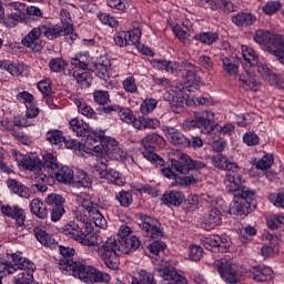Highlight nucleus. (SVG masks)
Wrapping results in <instances>:
<instances>
[{
    "instance_id": "49",
    "label": "nucleus",
    "mask_w": 284,
    "mask_h": 284,
    "mask_svg": "<svg viewBox=\"0 0 284 284\" xmlns=\"http://www.w3.org/2000/svg\"><path fill=\"white\" fill-rule=\"evenodd\" d=\"M118 114L120 119L123 121V123H126L128 125H132L133 128L136 121H139V118L134 115V112L131 111L130 108L120 106Z\"/></svg>"
},
{
    "instance_id": "7",
    "label": "nucleus",
    "mask_w": 284,
    "mask_h": 284,
    "mask_svg": "<svg viewBox=\"0 0 284 284\" xmlns=\"http://www.w3.org/2000/svg\"><path fill=\"white\" fill-rule=\"evenodd\" d=\"M40 32L48 39L49 41H54V39H59V37H64L67 43H74L75 39H79V34L74 32V27L72 23H64V26L52 24L48 21L39 24Z\"/></svg>"
},
{
    "instance_id": "20",
    "label": "nucleus",
    "mask_w": 284,
    "mask_h": 284,
    "mask_svg": "<svg viewBox=\"0 0 284 284\" xmlns=\"http://www.w3.org/2000/svg\"><path fill=\"white\" fill-rule=\"evenodd\" d=\"M115 45L125 48V45H139L141 43V29L134 28L129 31H121L114 36Z\"/></svg>"
},
{
    "instance_id": "58",
    "label": "nucleus",
    "mask_w": 284,
    "mask_h": 284,
    "mask_svg": "<svg viewBox=\"0 0 284 284\" xmlns=\"http://www.w3.org/2000/svg\"><path fill=\"white\" fill-rule=\"evenodd\" d=\"M93 101L97 105H108L110 103V93L103 90L93 91Z\"/></svg>"
},
{
    "instance_id": "23",
    "label": "nucleus",
    "mask_w": 284,
    "mask_h": 284,
    "mask_svg": "<svg viewBox=\"0 0 284 284\" xmlns=\"http://www.w3.org/2000/svg\"><path fill=\"white\" fill-rule=\"evenodd\" d=\"M12 155L19 165H22V168H26V170L36 172V176H39V170H41V160L38 156H26L21 154V152L17 151H13Z\"/></svg>"
},
{
    "instance_id": "41",
    "label": "nucleus",
    "mask_w": 284,
    "mask_h": 284,
    "mask_svg": "<svg viewBox=\"0 0 284 284\" xmlns=\"http://www.w3.org/2000/svg\"><path fill=\"white\" fill-rule=\"evenodd\" d=\"M53 178L60 183H72L74 181V171L69 166H62L53 173Z\"/></svg>"
},
{
    "instance_id": "9",
    "label": "nucleus",
    "mask_w": 284,
    "mask_h": 284,
    "mask_svg": "<svg viewBox=\"0 0 284 284\" xmlns=\"http://www.w3.org/2000/svg\"><path fill=\"white\" fill-rule=\"evenodd\" d=\"M165 139L156 133H150L141 140V145H143L144 151L142 156L150 161L151 163H156L158 165H163V160L159 154L154 153V148L158 145H163Z\"/></svg>"
},
{
    "instance_id": "50",
    "label": "nucleus",
    "mask_w": 284,
    "mask_h": 284,
    "mask_svg": "<svg viewBox=\"0 0 284 284\" xmlns=\"http://www.w3.org/2000/svg\"><path fill=\"white\" fill-rule=\"evenodd\" d=\"M195 41H200V43H203L204 45H212L213 43H216V40L219 39V33L207 31V32H201L194 36Z\"/></svg>"
},
{
    "instance_id": "6",
    "label": "nucleus",
    "mask_w": 284,
    "mask_h": 284,
    "mask_svg": "<svg viewBox=\"0 0 284 284\" xmlns=\"http://www.w3.org/2000/svg\"><path fill=\"white\" fill-rule=\"evenodd\" d=\"M161 174L165 176V179H172L171 187H190V185H196L199 183V179H196V174L191 173L185 176H181L179 174H185V166L178 160H171V164L169 166H164L160 170ZM175 172H179L176 174Z\"/></svg>"
},
{
    "instance_id": "2",
    "label": "nucleus",
    "mask_w": 284,
    "mask_h": 284,
    "mask_svg": "<svg viewBox=\"0 0 284 284\" xmlns=\"http://www.w3.org/2000/svg\"><path fill=\"white\" fill-rule=\"evenodd\" d=\"M62 258L59 262V267L62 274H72L75 278L82 281V283H110V274L97 270L94 266H85L81 262L72 260L74 256V248L59 246Z\"/></svg>"
},
{
    "instance_id": "52",
    "label": "nucleus",
    "mask_w": 284,
    "mask_h": 284,
    "mask_svg": "<svg viewBox=\"0 0 284 284\" xmlns=\"http://www.w3.org/2000/svg\"><path fill=\"white\" fill-rule=\"evenodd\" d=\"M73 183L75 187H91L92 186V180L85 173V171L80 170L78 171L75 178H73Z\"/></svg>"
},
{
    "instance_id": "15",
    "label": "nucleus",
    "mask_w": 284,
    "mask_h": 284,
    "mask_svg": "<svg viewBox=\"0 0 284 284\" xmlns=\"http://www.w3.org/2000/svg\"><path fill=\"white\" fill-rule=\"evenodd\" d=\"M95 172H98L100 179H106L109 183L113 185H119L120 187L125 185V178L116 170H108V160L103 159L95 164Z\"/></svg>"
},
{
    "instance_id": "28",
    "label": "nucleus",
    "mask_w": 284,
    "mask_h": 284,
    "mask_svg": "<svg viewBox=\"0 0 284 284\" xmlns=\"http://www.w3.org/2000/svg\"><path fill=\"white\" fill-rule=\"evenodd\" d=\"M158 274L166 284H187L185 276L170 267L159 268Z\"/></svg>"
},
{
    "instance_id": "13",
    "label": "nucleus",
    "mask_w": 284,
    "mask_h": 284,
    "mask_svg": "<svg viewBox=\"0 0 284 284\" xmlns=\"http://www.w3.org/2000/svg\"><path fill=\"white\" fill-rule=\"evenodd\" d=\"M220 276L223 277L225 283L236 284L241 281V272L239 266L232 260L221 258L215 262Z\"/></svg>"
},
{
    "instance_id": "61",
    "label": "nucleus",
    "mask_w": 284,
    "mask_h": 284,
    "mask_svg": "<svg viewBox=\"0 0 284 284\" xmlns=\"http://www.w3.org/2000/svg\"><path fill=\"white\" fill-rule=\"evenodd\" d=\"M49 68L52 72H63L68 68V63L61 58H53L49 61Z\"/></svg>"
},
{
    "instance_id": "1",
    "label": "nucleus",
    "mask_w": 284,
    "mask_h": 284,
    "mask_svg": "<svg viewBox=\"0 0 284 284\" xmlns=\"http://www.w3.org/2000/svg\"><path fill=\"white\" fill-rule=\"evenodd\" d=\"M132 229L122 225L116 237H109L102 245L98 244V255L109 270L119 268V256L121 254H132L141 247V240L136 236H131Z\"/></svg>"
},
{
    "instance_id": "42",
    "label": "nucleus",
    "mask_w": 284,
    "mask_h": 284,
    "mask_svg": "<svg viewBox=\"0 0 284 284\" xmlns=\"http://www.w3.org/2000/svg\"><path fill=\"white\" fill-rule=\"evenodd\" d=\"M33 234L41 245H44L45 247H57V242H54L52 235L48 234L44 230L34 229Z\"/></svg>"
},
{
    "instance_id": "5",
    "label": "nucleus",
    "mask_w": 284,
    "mask_h": 284,
    "mask_svg": "<svg viewBox=\"0 0 284 284\" xmlns=\"http://www.w3.org/2000/svg\"><path fill=\"white\" fill-rule=\"evenodd\" d=\"M62 234L68 236V239H73L78 243L85 245L91 250V252H97L99 254V243H101V239L94 232L83 233V230L77 222L70 221L64 226L61 227Z\"/></svg>"
},
{
    "instance_id": "27",
    "label": "nucleus",
    "mask_w": 284,
    "mask_h": 284,
    "mask_svg": "<svg viewBox=\"0 0 284 284\" xmlns=\"http://www.w3.org/2000/svg\"><path fill=\"white\" fill-rule=\"evenodd\" d=\"M164 132L166 139H169L172 145H178L179 148H190V139L181 133V131L174 129L173 126H165Z\"/></svg>"
},
{
    "instance_id": "57",
    "label": "nucleus",
    "mask_w": 284,
    "mask_h": 284,
    "mask_svg": "<svg viewBox=\"0 0 284 284\" xmlns=\"http://www.w3.org/2000/svg\"><path fill=\"white\" fill-rule=\"evenodd\" d=\"M6 130H8V132L16 139V141H19V143H22L23 145H30L32 143V140L30 136H28V134L17 131L14 128L8 126Z\"/></svg>"
},
{
    "instance_id": "24",
    "label": "nucleus",
    "mask_w": 284,
    "mask_h": 284,
    "mask_svg": "<svg viewBox=\"0 0 284 284\" xmlns=\"http://www.w3.org/2000/svg\"><path fill=\"white\" fill-rule=\"evenodd\" d=\"M141 227L151 239H163L161 222L152 216H144Z\"/></svg>"
},
{
    "instance_id": "55",
    "label": "nucleus",
    "mask_w": 284,
    "mask_h": 284,
    "mask_svg": "<svg viewBox=\"0 0 284 284\" xmlns=\"http://www.w3.org/2000/svg\"><path fill=\"white\" fill-rule=\"evenodd\" d=\"M115 201H118L121 207H130L134 199L132 197V193L122 190L115 195Z\"/></svg>"
},
{
    "instance_id": "60",
    "label": "nucleus",
    "mask_w": 284,
    "mask_h": 284,
    "mask_svg": "<svg viewBox=\"0 0 284 284\" xmlns=\"http://www.w3.org/2000/svg\"><path fill=\"white\" fill-rule=\"evenodd\" d=\"M98 19L103 26H109V28H116V26H119L116 18L112 17L110 13L99 12Z\"/></svg>"
},
{
    "instance_id": "4",
    "label": "nucleus",
    "mask_w": 284,
    "mask_h": 284,
    "mask_svg": "<svg viewBox=\"0 0 284 284\" xmlns=\"http://www.w3.org/2000/svg\"><path fill=\"white\" fill-rule=\"evenodd\" d=\"M255 43L264 50L276 57L280 63L284 64V38L270 31L257 30L253 37Z\"/></svg>"
},
{
    "instance_id": "51",
    "label": "nucleus",
    "mask_w": 284,
    "mask_h": 284,
    "mask_svg": "<svg viewBox=\"0 0 284 284\" xmlns=\"http://www.w3.org/2000/svg\"><path fill=\"white\" fill-rule=\"evenodd\" d=\"M47 141H49V143H51V145L61 148V145H63V141H65V136H63L62 131L50 130L47 132Z\"/></svg>"
},
{
    "instance_id": "47",
    "label": "nucleus",
    "mask_w": 284,
    "mask_h": 284,
    "mask_svg": "<svg viewBox=\"0 0 284 284\" xmlns=\"http://www.w3.org/2000/svg\"><path fill=\"white\" fill-rule=\"evenodd\" d=\"M183 159L184 164L182 165L185 168V174H187V172H192V170L199 172V170H205V168H207V165L204 162L192 160L187 155H183Z\"/></svg>"
},
{
    "instance_id": "25",
    "label": "nucleus",
    "mask_w": 284,
    "mask_h": 284,
    "mask_svg": "<svg viewBox=\"0 0 284 284\" xmlns=\"http://www.w3.org/2000/svg\"><path fill=\"white\" fill-rule=\"evenodd\" d=\"M223 224V214L221 211L216 207L210 209L203 219V227L204 230H214L215 227H219Z\"/></svg>"
},
{
    "instance_id": "18",
    "label": "nucleus",
    "mask_w": 284,
    "mask_h": 284,
    "mask_svg": "<svg viewBox=\"0 0 284 284\" xmlns=\"http://www.w3.org/2000/svg\"><path fill=\"white\" fill-rule=\"evenodd\" d=\"M71 65H73V78L78 83H83L90 79V71H88L90 58L85 55L72 58Z\"/></svg>"
},
{
    "instance_id": "43",
    "label": "nucleus",
    "mask_w": 284,
    "mask_h": 284,
    "mask_svg": "<svg viewBox=\"0 0 284 284\" xmlns=\"http://www.w3.org/2000/svg\"><path fill=\"white\" fill-rule=\"evenodd\" d=\"M242 57L246 61L250 69L254 65H258V53L250 45H242Z\"/></svg>"
},
{
    "instance_id": "48",
    "label": "nucleus",
    "mask_w": 284,
    "mask_h": 284,
    "mask_svg": "<svg viewBox=\"0 0 284 284\" xmlns=\"http://www.w3.org/2000/svg\"><path fill=\"white\" fill-rule=\"evenodd\" d=\"M74 104L78 108V112H80V114H83V116H87V119H93L97 120V112H94V109H92V106L88 105V103L83 102L82 100L77 99L74 101Z\"/></svg>"
},
{
    "instance_id": "21",
    "label": "nucleus",
    "mask_w": 284,
    "mask_h": 284,
    "mask_svg": "<svg viewBox=\"0 0 284 284\" xmlns=\"http://www.w3.org/2000/svg\"><path fill=\"white\" fill-rule=\"evenodd\" d=\"M195 121L202 134H206L207 136H211V139H214V112L202 111L195 115Z\"/></svg>"
},
{
    "instance_id": "64",
    "label": "nucleus",
    "mask_w": 284,
    "mask_h": 284,
    "mask_svg": "<svg viewBox=\"0 0 284 284\" xmlns=\"http://www.w3.org/2000/svg\"><path fill=\"white\" fill-rule=\"evenodd\" d=\"M270 201L275 207H282V210H284V189L277 194H271Z\"/></svg>"
},
{
    "instance_id": "63",
    "label": "nucleus",
    "mask_w": 284,
    "mask_h": 284,
    "mask_svg": "<svg viewBox=\"0 0 284 284\" xmlns=\"http://www.w3.org/2000/svg\"><path fill=\"white\" fill-rule=\"evenodd\" d=\"M136 276L143 284H156V280H154V274L145 270H141Z\"/></svg>"
},
{
    "instance_id": "12",
    "label": "nucleus",
    "mask_w": 284,
    "mask_h": 284,
    "mask_svg": "<svg viewBox=\"0 0 284 284\" xmlns=\"http://www.w3.org/2000/svg\"><path fill=\"white\" fill-rule=\"evenodd\" d=\"M43 163L40 162V170H38V176L36 181L38 183H48L50 179H54V173L59 170V163L57 156L52 153H47L42 156Z\"/></svg>"
},
{
    "instance_id": "17",
    "label": "nucleus",
    "mask_w": 284,
    "mask_h": 284,
    "mask_svg": "<svg viewBox=\"0 0 284 284\" xmlns=\"http://www.w3.org/2000/svg\"><path fill=\"white\" fill-rule=\"evenodd\" d=\"M203 247L209 250V252H214L217 250L219 252H227L230 246L232 245V240L230 236L222 234V235H210L202 240Z\"/></svg>"
},
{
    "instance_id": "3",
    "label": "nucleus",
    "mask_w": 284,
    "mask_h": 284,
    "mask_svg": "<svg viewBox=\"0 0 284 284\" xmlns=\"http://www.w3.org/2000/svg\"><path fill=\"white\" fill-rule=\"evenodd\" d=\"M150 63L155 70H164L170 74L182 72V77L185 78L186 83L199 85V82L201 81V68L192 64L187 60H184L180 63L178 61L152 59Z\"/></svg>"
},
{
    "instance_id": "19",
    "label": "nucleus",
    "mask_w": 284,
    "mask_h": 284,
    "mask_svg": "<svg viewBox=\"0 0 284 284\" xmlns=\"http://www.w3.org/2000/svg\"><path fill=\"white\" fill-rule=\"evenodd\" d=\"M243 184V176L241 174L226 173L224 179V185L227 192H231L234 196H243V194H250L252 190L246 186H241Z\"/></svg>"
},
{
    "instance_id": "8",
    "label": "nucleus",
    "mask_w": 284,
    "mask_h": 284,
    "mask_svg": "<svg viewBox=\"0 0 284 284\" xmlns=\"http://www.w3.org/2000/svg\"><path fill=\"white\" fill-rule=\"evenodd\" d=\"M97 134H101V136L100 139H93L92 143H95V145L92 149V156H97V163H101L103 159L108 161V154L112 153L119 142L114 138L105 136L103 131H98Z\"/></svg>"
},
{
    "instance_id": "53",
    "label": "nucleus",
    "mask_w": 284,
    "mask_h": 284,
    "mask_svg": "<svg viewBox=\"0 0 284 284\" xmlns=\"http://www.w3.org/2000/svg\"><path fill=\"white\" fill-rule=\"evenodd\" d=\"M159 105V101L154 98H148L143 100V102L140 105V112L143 114V116H148V114H152L154 110H156V106Z\"/></svg>"
},
{
    "instance_id": "32",
    "label": "nucleus",
    "mask_w": 284,
    "mask_h": 284,
    "mask_svg": "<svg viewBox=\"0 0 284 284\" xmlns=\"http://www.w3.org/2000/svg\"><path fill=\"white\" fill-rule=\"evenodd\" d=\"M240 83L243 90H251L253 92H258L260 83L256 80V74H254L251 69L246 70L245 74L240 75Z\"/></svg>"
},
{
    "instance_id": "44",
    "label": "nucleus",
    "mask_w": 284,
    "mask_h": 284,
    "mask_svg": "<svg viewBox=\"0 0 284 284\" xmlns=\"http://www.w3.org/2000/svg\"><path fill=\"white\" fill-rule=\"evenodd\" d=\"M17 101L19 103H23L27 110H37V103L34 102V95H32L28 91H21L16 95Z\"/></svg>"
},
{
    "instance_id": "54",
    "label": "nucleus",
    "mask_w": 284,
    "mask_h": 284,
    "mask_svg": "<svg viewBox=\"0 0 284 284\" xmlns=\"http://www.w3.org/2000/svg\"><path fill=\"white\" fill-rule=\"evenodd\" d=\"M122 88L124 92L129 94H139V85H136V78L129 75L122 81Z\"/></svg>"
},
{
    "instance_id": "35",
    "label": "nucleus",
    "mask_w": 284,
    "mask_h": 284,
    "mask_svg": "<svg viewBox=\"0 0 284 284\" xmlns=\"http://www.w3.org/2000/svg\"><path fill=\"white\" fill-rule=\"evenodd\" d=\"M41 29L40 27L33 28L22 40L21 43L24 48H30L31 50H37L39 48V39H41Z\"/></svg>"
},
{
    "instance_id": "39",
    "label": "nucleus",
    "mask_w": 284,
    "mask_h": 284,
    "mask_svg": "<svg viewBox=\"0 0 284 284\" xmlns=\"http://www.w3.org/2000/svg\"><path fill=\"white\" fill-rule=\"evenodd\" d=\"M30 212L31 214H34L38 219H48V209L45 207V204L39 199H33L30 202Z\"/></svg>"
},
{
    "instance_id": "31",
    "label": "nucleus",
    "mask_w": 284,
    "mask_h": 284,
    "mask_svg": "<svg viewBox=\"0 0 284 284\" xmlns=\"http://www.w3.org/2000/svg\"><path fill=\"white\" fill-rule=\"evenodd\" d=\"M1 212L2 214H4V216H9V219H14L18 225H23V223H26V211H23V209H21L20 206L3 205L1 206Z\"/></svg>"
},
{
    "instance_id": "56",
    "label": "nucleus",
    "mask_w": 284,
    "mask_h": 284,
    "mask_svg": "<svg viewBox=\"0 0 284 284\" xmlns=\"http://www.w3.org/2000/svg\"><path fill=\"white\" fill-rule=\"evenodd\" d=\"M89 219H91L97 227H101L102 230H105L108 227V220L99 212V209H95L92 213L88 215Z\"/></svg>"
},
{
    "instance_id": "16",
    "label": "nucleus",
    "mask_w": 284,
    "mask_h": 284,
    "mask_svg": "<svg viewBox=\"0 0 284 284\" xmlns=\"http://www.w3.org/2000/svg\"><path fill=\"white\" fill-rule=\"evenodd\" d=\"M70 129L74 132L75 136H85L87 145H90L94 139H101L103 133H98L99 131H92L90 124L74 118L70 121Z\"/></svg>"
},
{
    "instance_id": "11",
    "label": "nucleus",
    "mask_w": 284,
    "mask_h": 284,
    "mask_svg": "<svg viewBox=\"0 0 284 284\" xmlns=\"http://www.w3.org/2000/svg\"><path fill=\"white\" fill-rule=\"evenodd\" d=\"M254 191H248V193L235 195L229 210L230 214L240 219H245V216L250 214V207L252 205V201H254Z\"/></svg>"
},
{
    "instance_id": "33",
    "label": "nucleus",
    "mask_w": 284,
    "mask_h": 284,
    "mask_svg": "<svg viewBox=\"0 0 284 284\" xmlns=\"http://www.w3.org/2000/svg\"><path fill=\"white\" fill-rule=\"evenodd\" d=\"M262 241L264 245L261 248V256H263V258H272V256H274V245H276V237H274L270 232H265L262 235Z\"/></svg>"
},
{
    "instance_id": "46",
    "label": "nucleus",
    "mask_w": 284,
    "mask_h": 284,
    "mask_svg": "<svg viewBox=\"0 0 284 284\" xmlns=\"http://www.w3.org/2000/svg\"><path fill=\"white\" fill-rule=\"evenodd\" d=\"M0 70H6L12 77H21L23 74V64H13L9 61H0Z\"/></svg>"
},
{
    "instance_id": "34",
    "label": "nucleus",
    "mask_w": 284,
    "mask_h": 284,
    "mask_svg": "<svg viewBox=\"0 0 284 284\" xmlns=\"http://www.w3.org/2000/svg\"><path fill=\"white\" fill-rule=\"evenodd\" d=\"M110 70H112V65L110 61H105L103 63H95V75L98 79H101L105 82V88L108 90L112 89V82L110 81Z\"/></svg>"
},
{
    "instance_id": "10",
    "label": "nucleus",
    "mask_w": 284,
    "mask_h": 284,
    "mask_svg": "<svg viewBox=\"0 0 284 284\" xmlns=\"http://www.w3.org/2000/svg\"><path fill=\"white\" fill-rule=\"evenodd\" d=\"M185 92H187V89L173 87L163 94L164 101L170 103L171 110L175 112V114L183 112L185 105H190V95Z\"/></svg>"
},
{
    "instance_id": "36",
    "label": "nucleus",
    "mask_w": 284,
    "mask_h": 284,
    "mask_svg": "<svg viewBox=\"0 0 284 284\" xmlns=\"http://www.w3.org/2000/svg\"><path fill=\"white\" fill-rule=\"evenodd\" d=\"M232 23L237 28H250L256 23V16L248 12H241L232 17Z\"/></svg>"
},
{
    "instance_id": "37",
    "label": "nucleus",
    "mask_w": 284,
    "mask_h": 284,
    "mask_svg": "<svg viewBox=\"0 0 284 284\" xmlns=\"http://www.w3.org/2000/svg\"><path fill=\"white\" fill-rule=\"evenodd\" d=\"M273 274L274 272L270 266H255L252 268L253 281H257V283L272 281Z\"/></svg>"
},
{
    "instance_id": "45",
    "label": "nucleus",
    "mask_w": 284,
    "mask_h": 284,
    "mask_svg": "<svg viewBox=\"0 0 284 284\" xmlns=\"http://www.w3.org/2000/svg\"><path fill=\"white\" fill-rule=\"evenodd\" d=\"M222 68L230 77H236L239 74V63H236L234 58H222Z\"/></svg>"
},
{
    "instance_id": "22",
    "label": "nucleus",
    "mask_w": 284,
    "mask_h": 284,
    "mask_svg": "<svg viewBox=\"0 0 284 284\" xmlns=\"http://www.w3.org/2000/svg\"><path fill=\"white\" fill-rule=\"evenodd\" d=\"M34 270L37 265L32 262H24L20 268H16L17 275L13 277L14 284H32L34 283Z\"/></svg>"
},
{
    "instance_id": "62",
    "label": "nucleus",
    "mask_w": 284,
    "mask_h": 284,
    "mask_svg": "<svg viewBox=\"0 0 284 284\" xmlns=\"http://www.w3.org/2000/svg\"><path fill=\"white\" fill-rule=\"evenodd\" d=\"M273 163H274V156L265 154L260 160L255 161V168L256 170H267L272 168Z\"/></svg>"
},
{
    "instance_id": "14",
    "label": "nucleus",
    "mask_w": 284,
    "mask_h": 284,
    "mask_svg": "<svg viewBox=\"0 0 284 284\" xmlns=\"http://www.w3.org/2000/svg\"><path fill=\"white\" fill-rule=\"evenodd\" d=\"M75 203L78 205L75 216L80 221H83V223L88 221V215L97 212V209H99L97 203L92 202V197L88 193L78 194L75 197Z\"/></svg>"
},
{
    "instance_id": "29",
    "label": "nucleus",
    "mask_w": 284,
    "mask_h": 284,
    "mask_svg": "<svg viewBox=\"0 0 284 284\" xmlns=\"http://www.w3.org/2000/svg\"><path fill=\"white\" fill-rule=\"evenodd\" d=\"M248 70H251L253 73L257 72L264 81H267L271 85H278V75L276 73H273L272 70L265 64H255L254 67H251Z\"/></svg>"
},
{
    "instance_id": "26",
    "label": "nucleus",
    "mask_w": 284,
    "mask_h": 284,
    "mask_svg": "<svg viewBox=\"0 0 284 284\" xmlns=\"http://www.w3.org/2000/svg\"><path fill=\"white\" fill-rule=\"evenodd\" d=\"M39 109H27L24 115L13 118V125L16 128H32L37 125V116H39Z\"/></svg>"
},
{
    "instance_id": "40",
    "label": "nucleus",
    "mask_w": 284,
    "mask_h": 284,
    "mask_svg": "<svg viewBox=\"0 0 284 284\" xmlns=\"http://www.w3.org/2000/svg\"><path fill=\"white\" fill-rule=\"evenodd\" d=\"M183 199H185L183 192L172 191L170 193H164L162 201L164 205H174L175 207H179V205L183 203Z\"/></svg>"
},
{
    "instance_id": "59",
    "label": "nucleus",
    "mask_w": 284,
    "mask_h": 284,
    "mask_svg": "<svg viewBox=\"0 0 284 284\" xmlns=\"http://www.w3.org/2000/svg\"><path fill=\"white\" fill-rule=\"evenodd\" d=\"M47 205H50L51 207H61L63 206V203H65V199L57 193H51L45 199Z\"/></svg>"
},
{
    "instance_id": "38",
    "label": "nucleus",
    "mask_w": 284,
    "mask_h": 284,
    "mask_svg": "<svg viewBox=\"0 0 284 284\" xmlns=\"http://www.w3.org/2000/svg\"><path fill=\"white\" fill-rule=\"evenodd\" d=\"M161 126V121L156 118H145V115L138 116V121L134 123L135 130H156Z\"/></svg>"
},
{
    "instance_id": "30",
    "label": "nucleus",
    "mask_w": 284,
    "mask_h": 284,
    "mask_svg": "<svg viewBox=\"0 0 284 284\" xmlns=\"http://www.w3.org/2000/svg\"><path fill=\"white\" fill-rule=\"evenodd\" d=\"M7 187H9L10 192L20 196V199H30V194H32L30 187L14 179L7 180Z\"/></svg>"
}]
</instances>
